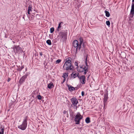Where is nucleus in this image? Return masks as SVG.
Wrapping results in <instances>:
<instances>
[{
    "instance_id": "nucleus-1",
    "label": "nucleus",
    "mask_w": 134,
    "mask_h": 134,
    "mask_svg": "<svg viewBox=\"0 0 134 134\" xmlns=\"http://www.w3.org/2000/svg\"><path fill=\"white\" fill-rule=\"evenodd\" d=\"M71 59L70 58H67L66 59L65 62L64 66L63 68L64 69L66 70H73V67L71 65Z\"/></svg>"
},
{
    "instance_id": "nucleus-2",
    "label": "nucleus",
    "mask_w": 134,
    "mask_h": 134,
    "mask_svg": "<svg viewBox=\"0 0 134 134\" xmlns=\"http://www.w3.org/2000/svg\"><path fill=\"white\" fill-rule=\"evenodd\" d=\"M87 58L86 59L85 61V65H83L82 66H81L80 68V69L79 71L80 72H82L84 71V74L85 75L88 71V69L89 68V66L87 64Z\"/></svg>"
},
{
    "instance_id": "nucleus-3",
    "label": "nucleus",
    "mask_w": 134,
    "mask_h": 134,
    "mask_svg": "<svg viewBox=\"0 0 134 134\" xmlns=\"http://www.w3.org/2000/svg\"><path fill=\"white\" fill-rule=\"evenodd\" d=\"M67 30L60 32L59 34V36L60 38V41H64L66 38Z\"/></svg>"
},
{
    "instance_id": "nucleus-4",
    "label": "nucleus",
    "mask_w": 134,
    "mask_h": 134,
    "mask_svg": "<svg viewBox=\"0 0 134 134\" xmlns=\"http://www.w3.org/2000/svg\"><path fill=\"white\" fill-rule=\"evenodd\" d=\"M83 118V116H82L80 113L78 112L75 116L74 121L75 122V124H79L81 120Z\"/></svg>"
},
{
    "instance_id": "nucleus-5",
    "label": "nucleus",
    "mask_w": 134,
    "mask_h": 134,
    "mask_svg": "<svg viewBox=\"0 0 134 134\" xmlns=\"http://www.w3.org/2000/svg\"><path fill=\"white\" fill-rule=\"evenodd\" d=\"M27 125V120L26 118L24 119L22 124L18 126V128L22 130H24L26 128Z\"/></svg>"
},
{
    "instance_id": "nucleus-6",
    "label": "nucleus",
    "mask_w": 134,
    "mask_h": 134,
    "mask_svg": "<svg viewBox=\"0 0 134 134\" xmlns=\"http://www.w3.org/2000/svg\"><path fill=\"white\" fill-rule=\"evenodd\" d=\"M72 45L73 46L76 48V53H77L78 51H79L81 48L79 47V44L78 41L77 40H74L72 43Z\"/></svg>"
},
{
    "instance_id": "nucleus-7",
    "label": "nucleus",
    "mask_w": 134,
    "mask_h": 134,
    "mask_svg": "<svg viewBox=\"0 0 134 134\" xmlns=\"http://www.w3.org/2000/svg\"><path fill=\"white\" fill-rule=\"evenodd\" d=\"M71 102L74 107H76L78 103V100L75 98H72L71 99Z\"/></svg>"
},
{
    "instance_id": "nucleus-8",
    "label": "nucleus",
    "mask_w": 134,
    "mask_h": 134,
    "mask_svg": "<svg viewBox=\"0 0 134 134\" xmlns=\"http://www.w3.org/2000/svg\"><path fill=\"white\" fill-rule=\"evenodd\" d=\"M14 52L18 53L19 52H21L22 51V49L19 46H15L13 47Z\"/></svg>"
},
{
    "instance_id": "nucleus-9",
    "label": "nucleus",
    "mask_w": 134,
    "mask_h": 134,
    "mask_svg": "<svg viewBox=\"0 0 134 134\" xmlns=\"http://www.w3.org/2000/svg\"><path fill=\"white\" fill-rule=\"evenodd\" d=\"M28 75L27 74H26L23 76L20 79V80L19 81V83L21 84L24 82L25 79L27 77Z\"/></svg>"
},
{
    "instance_id": "nucleus-10",
    "label": "nucleus",
    "mask_w": 134,
    "mask_h": 134,
    "mask_svg": "<svg viewBox=\"0 0 134 134\" xmlns=\"http://www.w3.org/2000/svg\"><path fill=\"white\" fill-rule=\"evenodd\" d=\"M78 78L81 81V83L82 84H85L86 82V77L84 75H82L80 77L78 76Z\"/></svg>"
},
{
    "instance_id": "nucleus-11",
    "label": "nucleus",
    "mask_w": 134,
    "mask_h": 134,
    "mask_svg": "<svg viewBox=\"0 0 134 134\" xmlns=\"http://www.w3.org/2000/svg\"><path fill=\"white\" fill-rule=\"evenodd\" d=\"M108 94L107 93H105L104 94V104L106 103L108 99Z\"/></svg>"
},
{
    "instance_id": "nucleus-12",
    "label": "nucleus",
    "mask_w": 134,
    "mask_h": 134,
    "mask_svg": "<svg viewBox=\"0 0 134 134\" xmlns=\"http://www.w3.org/2000/svg\"><path fill=\"white\" fill-rule=\"evenodd\" d=\"M68 87L69 90L71 92H72L75 90V88L70 85H68Z\"/></svg>"
},
{
    "instance_id": "nucleus-13",
    "label": "nucleus",
    "mask_w": 134,
    "mask_h": 134,
    "mask_svg": "<svg viewBox=\"0 0 134 134\" xmlns=\"http://www.w3.org/2000/svg\"><path fill=\"white\" fill-rule=\"evenodd\" d=\"M130 14L132 15V16H133L134 14V5L132 4Z\"/></svg>"
},
{
    "instance_id": "nucleus-14",
    "label": "nucleus",
    "mask_w": 134,
    "mask_h": 134,
    "mask_svg": "<svg viewBox=\"0 0 134 134\" xmlns=\"http://www.w3.org/2000/svg\"><path fill=\"white\" fill-rule=\"evenodd\" d=\"M79 73L78 72H73L71 74V76L74 78H75L77 77H78V76H79Z\"/></svg>"
},
{
    "instance_id": "nucleus-15",
    "label": "nucleus",
    "mask_w": 134,
    "mask_h": 134,
    "mask_svg": "<svg viewBox=\"0 0 134 134\" xmlns=\"http://www.w3.org/2000/svg\"><path fill=\"white\" fill-rule=\"evenodd\" d=\"M32 5H29L28 8L27 10V13L28 14H31L30 12H31L32 11Z\"/></svg>"
},
{
    "instance_id": "nucleus-16",
    "label": "nucleus",
    "mask_w": 134,
    "mask_h": 134,
    "mask_svg": "<svg viewBox=\"0 0 134 134\" xmlns=\"http://www.w3.org/2000/svg\"><path fill=\"white\" fill-rule=\"evenodd\" d=\"M79 40L80 41V42L79 43V47L80 48V47H81L82 44L83 42V38L80 37L79 38Z\"/></svg>"
},
{
    "instance_id": "nucleus-17",
    "label": "nucleus",
    "mask_w": 134,
    "mask_h": 134,
    "mask_svg": "<svg viewBox=\"0 0 134 134\" xmlns=\"http://www.w3.org/2000/svg\"><path fill=\"white\" fill-rule=\"evenodd\" d=\"M63 22H61L58 25V26L57 28V30L59 31L60 30H61V28L62 27V24H63Z\"/></svg>"
},
{
    "instance_id": "nucleus-18",
    "label": "nucleus",
    "mask_w": 134,
    "mask_h": 134,
    "mask_svg": "<svg viewBox=\"0 0 134 134\" xmlns=\"http://www.w3.org/2000/svg\"><path fill=\"white\" fill-rule=\"evenodd\" d=\"M24 66L23 65H21V66H19L18 67L17 70L19 71H20L23 69L24 68Z\"/></svg>"
},
{
    "instance_id": "nucleus-19",
    "label": "nucleus",
    "mask_w": 134,
    "mask_h": 134,
    "mask_svg": "<svg viewBox=\"0 0 134 134\" xmlns=\"http://www.w3.org/2000/svg\"><path fill=\"white\" fill-rule=\"evenodd\" d=\"M54 85L53 83H51L48 84L47 87L48 88L51 89L53 87Z\"/></svg>"
},
{
    "instance_id": "nucleus-20",
    "label": "nucleus",
    "mask_w": 134,
    "mask_h": 134,
    "mask_svg": "<svg viewBox=\"0 0 134 134\" xmlns=\"http://www.w3.org/2000/svg\"><path fill=\"white\" fill-rule=\"evenodd\" d=\"M85 122L86 123L88 124L90 122V118L89 117L87 118L85 120Z\"/></svg>"
},
{
    "instance_id": "nucleus-21",
    "label": "nucleus",
    "mask_w": 134,
    "mask_h": 134,
    "mask_svg": "<svg viewBox=\"0 0 134 134\" xmlns=\"http://www.w3.org/2000/svg\"><path fill=\"white\" fill-rule=\"evenodd\" d=\"M105 15L107 17H109L110 16V14L108 11L107 10H105Z\"/></svg>"
},
{
    "instance_id": "nucleus-22",
    "label": "nucleus",
    "mask_w": 134,
    "mask_h": 134,
    "mask_svg": "<svg viewBox=\"0 0 134 134\" xmlns=\"http://www.w3.org/2000/svg\"><path fill=\"white\" fill-rule=\"evenodd\" d=\"M4 129L2 128V127H1L0 128V134H4Z\"/></svg>"
},
{
    "instance_id": "nucleus-23",
    "label": "nucleus",
    "mask_w": 134,
    "mask_h": 134,
    "mask_svg": "<svg viewBox=\"0 0 134 134\" xmlns=\"http://www.w3.org/2000/svg\"><path fill=\"white\" fill-rule=\"evenodd\" d=\"M47 43L49 45H51V40H48L46 41Z\"/></svg>"
},
{
    "instance_id": "nucleus-24",
    "label": "nucleus",
    "mask_w": 134,
    "mask_h": 134,
    "mask_svg": "<svg viewBox=\"0 0 134 134\" xmlns=\"http://www.w3.org/2000/svg\"><path fill=\"white\" fill-rule=\"evenodd\" d=\"M68 73L67 72L66 73H64L63 74V76L64 78H65V77H67L68 76Z\"/></svg>"
},
{
    "instance_id": "nucleus-25",
    "label": "nucleus",
    "mask_w": 134,
    "mask_h": 134,
    "mask_svg": "<svg viewBox=\"0 0 134 134\" xmlns=\"http://www.w3.org/2000/svg\"><path fill=\"white\" fill-rule=\"evenodd\" d=\"M54 31V28L53 27H52L50 29V32L51 33H52Z\"/></svg>"
},
{
    "instance_id": "nucleus-26",
    "label": "nucleus",
    "mask_w": 134,
    "mask_h": 134,
    "mask_svg": "<svg viewBox=\"0 0 134 134\" xmlns=\"http://www.w3.org/2000/svg\"><path fill=\"white\" fill-rule=\"evenodd\" d=\"M38 99L39 100H41L42 99V96L40 95H38L37 96Z\"/></svg>"
},
{
    "instance_id": "nucleus-27",
    "label": "nucleus",
    "mask_w": 134,
    "mask_h": 134,
    "mask_svg": "<svg viewBox=\"0 0 134 134\" xmlns=\"http://www.w3.org/2000/svg\"><path fill=\"white\" fill-rule=\"evenodd\" d=\"M61 61V60L60 59H58L56 60V64H58Z\"/></svg>"
},
{
    "instance_id": "nucleus-28",
    "label": "nucleus",
    "mask_w": 134,
    "mask_h": 134,
    "mask_svg": "<svg viewBox=\"0 0 134 134\" xmlns=\"http://www.w3.org/2000/svg\"><path fill=\"white\" fill-rule=\"evenodd\" d=\"M106 24L108 26H109L110 25V23L109 21H106Z\"/></svg>"
},
{
    "instance_id": "nucleus-29",
    "label": "nucleus",
    "mask_w": 134,
    "mask_h": 134,
    "mask_svg": "<svg viewBox=\"0 0 134 134\" xmlns=\"http://www.w3.org/2000/svg\"><path fill=\"white\" fill-rule=\"evenodd\" d=\"M75 65L77 66H78V63L77 62H75L74 63Z\"/></svg>"
},
{
    "instance_id": "nucleus-30",
    "label": "nucleus",
    "mask_w": 134,
    "mask_h": 134,
    "mask_svg": "<svg viewBox=\"0 0 134 134\" xmlns=\"http://www.w3.org/2000/svg\"><path fill=\"white\" fill-rule=\"evenodd\" d=\"M85 93L83 91H82L81 92V95L82 96H83L84 95Z\"/></svg>"
},
{
    "instance_id": "nucleus-31",
    "label": "nucleus",
    "mask_w": 134,
    "mask_h": 134,
    "mask_svg": "<svg viewBox=\"0 0 134 134\" xmlns=\"http://www.w3.org/2000/svg\"><path fill=\"white\" fill-rule=\"evenodd\" d=\"M67 113V111L65 110H64L63 111V113L64 114H66Z\"/></svg>"
},
{
    "instance_id": "nucleus-32",
    "label": "nucleus",
    "mask_w": 134,
    "mask_h": 134,
    "mask_svg": "<svg viewBox=\"0 0 134 134\" xmlns=\"http://www.w3.org/2000/svg\"><path fill=\"white\" fill-rule=\"evenodd\" d=\"M66 80V79L65 78H64V79L63 80V81L62 82V83H63Z\"/></svg>"
},
{
    "instance_id": "nucleus-33",
    "label": "nucleus",
    "mask_w": 134,
    "mask_h": 134,
    "mask_svg": "<svg viewBox=\"0 0 134 134\" xmlns=\"http://www.w3.org/2000/svg\"><path fill=\"white\" fill-rule=\"evenodd\" d=\"M40 54L41 56H42L43 54H42V52H41L40 53Z\"/></svg>"
},
{
    "instance_id": "nucleus-34",
    "label": "nucleus",
    "mask_w": 134,
    "mask_h": 134,
    "mask_svg": "<svg viewBox=\"0 0 134 134\" xmlns=\"http://www.w3.org/2000/svg\"><path fill=\"white\" fill-rule=\"evenodd\" d=\"M132 4L134 5V0H132Z\"/></svg>"
},
{
    "instance_id": "nucleus-35",
    "label": "nucleus",
    "mask_w": 134,
    "mask_h": 134,
    "mask_svg": "<svg viewBox=\"0 0 134 134\" xmlns=\"http://www.w3.org/2000/svg\"><path fill=\"white\" fill-rule=\"evenodd\" d=\"M131 20V19H129V20L128 21V22L129 23H130V22H131V21H130Z\"/></svg>"
},
{
    "instance_id": "nucleus-36",
    "label": "nucleus",
    "mask_w": 134,
    "mask_h": 134,
    "mask_svg": "<svg viewBox=\"0 0 134 134\" xmlns=\"http://www.w3.org/2000/svg\"><path fill=\"white\" fill-rule=\"evenodd\" d=\"M83 47H84V45H83Z\"/></svg>"
},
{
    "instance_id": "nucleus-37",
    "label": "nucleus",
    "mask_w": 134,
    "mask_h": 134,
    "mask_svg": "<svg viewBox=\"0 0 134 134\" xmlns=\"http://www.w3.org/2000/svg\"><path fill=\"white\" fill-rule=\"evenodd\" d=\"M9 81H10V80H9V79H8V82H9Z\"/></svg>"
}]
</instances>
